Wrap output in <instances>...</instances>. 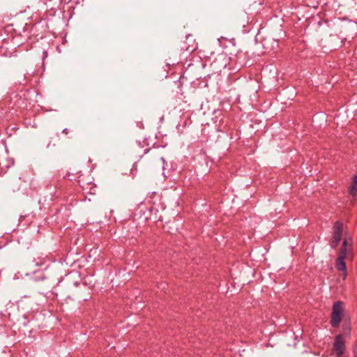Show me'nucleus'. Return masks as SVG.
I'll return each mask as SVG.
<instances>
[{
	"instance_id": "obj_11",
	"label": "nucleus",
	"mask_w": 357,
	"mask_h": 357,
	"mask_svg": "<svg viewBox=\"0 0 357 357\" xmlns=\"http://www.w3.org/2000/svg\"><path fill=\"white\" fill-rule=\"evenodd\" d=\"M43 54H44L45 57L47 56V52H43Z\"/></svg>"
},
{
	"instance_id": "obj_1",
	"label": "nucleus",
	"mask_w": 357,
	"mask_h": 357,
	"mask_svg": "<svg viewBox=\"0 0 357 357\" xmlns=\"http://www.w3.org/2000/svg\"><path fill=\"white\" fill-rule=\"evenodd\" d=\"M344 303L338 301L333 303L331 315V325L333 328L339 326L344 317Z\"/></svg>"
},
{
	"instance_id": "obj_10",
	"label": "nucleus",
	"mask_w": 357,
	"mask_h": 357,
	"mask_svg": "<svg viewBox=\"0 0 357 357\" xmlns=\"http://www.w3.org/2000/svg\"><path fill=\"white\" fill-rule=\"evenodd\" d=\"M354 357H357V347L354 349Z\"/></svg>"
},
{
	"instance_id": "obj_8",
	"label": "nucleus",
	"mask_w": 357,
	"mask_h": 357,
	"mask_svg": "<svg viewBox=\"0 0 357 357\" xmlns=\"http://www.w3.org/2000/svg\"><path fill=\"white\" fill-rule=\"evenodd\" d=\"M342 327H343V331H344L350 329L349 327L346 324H343Z\"/></svg>"
},
{
	"instance_id": "obj_2",
	"label": "nucleus",
	"mask_w": 357,
	"mask_h": 357,
	"mask_svg": "<svg viewBox=\"0 0 357 357\" xmlns=\"http://www.w3.org/2000/svg\"><path fill=\"white\" fill-rule=\"evenodd\" d=\"M333 347L335 354L338 357L344 354L345 351V340L342 334H339L335 337Z\"/></svg>"
},
{
	"instance_id": "obj_6",
	"label": "nucleus",
	"mask_w": 357,
	"mask_h": 357,
	"mask_svg": "<svg viewBox=\"0 0 357 357\" xmlns=\"http://www.w3.org/2000/svg\"><path fill=\"white\" fill-rule=\"evenodd\" d=\"M225 56L221 54V55H219L218 58L215 59V60L213 62L212 65L213 66H216V63L218 62H221V64L219 66V70L220 71L222 68H225L226 66H227V62L225 61Z\"/></svg>"
},
{
	"instance_id": "obj_9",
	"label": "nucleus",
	"mask_w": 357,
	"mask_h": 357,
	"mask_svg": "<svg viewBox=\"0 0 357 357\" xmlns=\"http://www.w3.org/2000/svg\"><path fill=\"white\" fill-rule=\"evenodd\" d=\"M62 132L66 134V135H68V132H69V130L68 128H64L63 130H62Z\"/></svg>"
},
{
	"instance_id": "obj_5",
	"label": "nucleus",
	"mask_w": 357,
	"mask_h": 357,
	"mask_svg": "<svg viewBox=\"0 0 357 357\" xmlns=\"http://www.w3.org/2000/svg\"><path fill=\"white\" fill-rule=\"evenodd\" d=\"M344 259H345L342 258V257H337L336 259L335 267L338 271L346 272L347 266Z\"/></svg>"
},
{
	"instance_id": "obj_7",
	"label": "nucleus",
	"mask_w": 357,
	"mask_h": 357,
	"mask_svg": "<svg viewBox=\"0 0 357 357\" xmlns=\"http://www.w3.org/2000/svg\"><path fill=\"white\" fill-rule=\"evenodd\" d=\"M351 191L357 192V176L354 177L352 185H351Z\"/></svg>"
},
{
	"instance_id": "obj_4",
	"label": "nucleus",
	"mask_w": 357,
	"mask_h": 357,
	"mask_svg": "<svg viewBox=\"0 0 357 357\" xmlns=\"http://www.w3.org/2000/svg\"><path fill=\"white\" fill-rule=\"evenodd\" d=\"M348 241L347 239H344L343 241L340 252L339 253L338 257H342V258L346 259L350 252V249L347 247Z\"/></svg>"
},
{
	"instance_id": "obj_3",
	"label": "nucleus",
	"mask_w": 357,
	"mask_h": 357,
	"mask_svg": "<svg viewBox=\"0 0 357 357\" xmlns=\"http://www.w3.org/2000/svg\"><path fill=\"white\" fill-rule=\"evenodd\" d=\"M343 225L340 222H335L333 226V241L331 243V248H337L342 239Z\"/></svg>"
}]
</instances>
